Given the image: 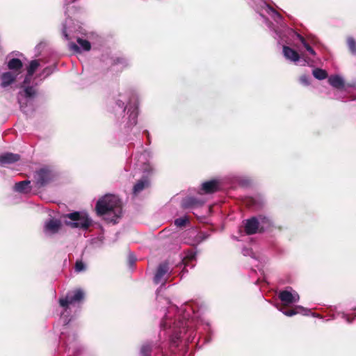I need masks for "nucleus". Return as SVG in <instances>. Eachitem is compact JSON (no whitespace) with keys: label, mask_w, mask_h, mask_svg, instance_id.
I'll use <instances>...</instances> for the list:
<instances>
[{"label":"nucleus","mask_w":356,"mask_h":356,"mask_svg":"<svg viewBox=\"0 0 356 356\" xmlns=\"http://www.w3.org/2000/svg\"><path fill=\"white\" fill-rule=\"evenodd\" d=\"M248 3L264 19V22L273 32V38L279 44H290L293 38H298L308 53L316 56L312 45L317 43L314 37L304 38L283 22L282 16L270 6L266 0H247Z\"/></svg>","instance_id":"f257e3e1"},{"label":"nucleus","mask_w":356,"mask_h":356,"mask_svg":"<svg viewBox=\"0 0 356 356\" xmlns=\"http://www.w3.org/2000/svg\"><path fill=\"white\" fill-rule=\"evenodd\" d=\"M203 305L195 302H185L179 307V335L184 329L186 332L194 326V321L197 319L204 326V330L208 334L212 333L211 323L209 319L202 316ZM181 336H179V338Z\"/></svg>","instance_id":"f03ea898"},{"label":"nucleus","mask_w":356,"mask_h":356,"mask_svg":"<svg viewBox=\"0 0 356 356\" xmlns=\"http://www.w3.org/2000/svg\"><path fill=\"white\" fill-rule=\"evenodd\" d=\"M95 210L97 216H104L108 222L115 224L122 216V203L118 196L107 194L97 202Z\"/></svg>","instance_id":"7ed1b4c3"},{"label":"nucleus","mask_w":356,"mask_h":356,"mask_svg":"<svg viewBox=\"0 0 356 356\" xmlns=\"http://www.w3.org/2000/svg\"><path fill=\"white\" fill-rule=\"evenodd\" d=\"M278 297L282 304H275V307L285 316H293L297 314L308 316L311 314L309 309L300 305H296L293 309H288V307L298 302L300 300L299 294L295 290L292 289V288L289 287L285 290L280 291Z\"/></svg>","instance_id":"20e7f679"},{"label":"nucleus","mask_w":356,"mask_h":356,"mask_svg":"<svg viewBox=\"0 0 356 356\" xmlns=\"http://www.w3.org/2000/svg\"><path fill=\"white\" fill-rule=\"evenodd\" d=\"M65 219H70V221L65 220L66 225L71 228H79L83 230L88 229L92 225V220L86 213H82L79 211H74L65 214Z\"/></svg>","instance_id":"39448f33"},{"label":"nucleus","mask_w":356,"mask_h":356,"mask_svg":"<svg viewBox=\"0 0 356 356\" xmlns=\"http://www.w3.org/2000/svg\"><path fill=\"white\" fill-rule=\"evenodd\" d=\"M197 233L196 229L191 225L188 216L179 217V239L189 243L195 237Z\"/></svg>","instance_id":"423d86ee"},{"label":"nucleus","mask_w":356,"mask_h":356,"mask_svg":"<svg viewBox=\"0 0 356 356\" xmlns=\"http://www.w3.org/2000/svg\"><path fill=\"white\" fill-rule=\"evenodd\" d=\"M282 54L284 57L298 65H312V60L308 58H302L300 55L289 45L284 44L282 47Z\"/></svg>","instance_id":"0eeeda50"},{"label":"nucleus","mask_w":356,"mask_h":356,"mask_svg":"<svg viewBox=\"0 0 356 356\" xmlns=\"http://www.w3.org/2000/svg\"><path fill=\"white\" fill-rule=\"evenodd\" d=\"M33 178L35 186L41 188L51 181L52 179V173L51 171L47 168H40L35 172Z\"/></svg>","instance_id":"6e6552de"},{"label":"nucleus","mask_w":356,"mask_h":356,"mask_svg":"<svg viewBox=\"0 0 356 356\" xmlns=\"http://www.w3.org/2000/svg\"><path fill=\"white\" fill-rule=\"evenodd\" d=\"M169 271L168 264L165 261L160 264L156 270L153 281L155 284L163 283L167 279V274Z\"/></svg>","instance_id":"1a4fd4ad"},{"label":"nucleus","mask_w":356,"mask_h":356,"mask_svg":"<svg viewBox=\"0 0 356 356\" xmlns=\"http://www.w3.org/2000/svg\"><path fill=\"white\" fill-rule=\"evenodd\" d=\"M196 258V253L193 251L186 252L179 261V270L184 274L188 272L187 268H193L195 264L193 263Z\"/></svg>","instance_id":"9d476101"},{"label":"nucleus","mask_w":356,"mask_h":356,"mask_svg":"<svg viewBox=\"0 0 356 356\" xmlns=\"http://www.w3.org/2000/svg\"><path fill=\"white\" fill-rule=\"evenodd\" d=\"M84 298V293L82 290L77 289L74 291L72 296H67L65 298L60 299V305L63 307H67L69 305L80 302Z\"/></svg>","instance_id":"9b49d317"},{"label":"nucleus","mask_w":356,"mask_h":356,"mask_svg":"<svg viewBox=\"0 0 356 356\" xmlns=\"http://www.w3.org/2000/svg\"><path fill=\"white\" fill-rule=\"evenodd\" d=\"M222 181L220 179H213L205 182L201 185V191L204 193L209 194L218 191L221 186Z\"/></svg>","instance_id":"f8f14e48"},{"label":"nucleus","mask_w":356,"mask_h":356,"mask_svg":"<svg viewBox=\"0 0 356 356\" xmlns=\"http://www.w3.org/2000/svg\"><path fill=\"white\" fill-rule=\"evenodd\" d=\"M204 204V201L201 198L188 196L181 201V207L186 209H194L201 207Z\"/></svg>","instance_id":"ddd939ff"},{"label":"nucleus","mask_w":356,"mask_h":356,"mask_svg":"<svg viewBox=\"0 0 356 356\" xmlns=\"http://www.w3.org/2000/svg\"><path fill=\"white\" fill-rule=\"evenodd\" d=\"M20 159V155L11 152H7L0 155V165H6L8 164H12Z\"/></svg>","instance_id":"4468645a"},{"label":"nucleus","mask_w":356,"mask_h":356,"mask_svg":"<svg viewBox=\"0 0 356 356\" xmlns=\"http://www.w3.org/2000/svg\"><path fill=\"white\" fill-rule=\"evenodd\" d=\"M61 227L60 221L56 219H50L45 223L44 232L54 234L60 230Z\"/></svg>","instance_id":"2eb2a0df"},{"label":"nucleus","mask_w":356,"mask_h":356,"mask_svg":"<svg viewBox=\"0 0 356 356\" xmlns=\"http://www.w3.org/2000/svg\"><path fill=\"white\" fill-rule=\"evenodd\" d=\"M245 230L249 235L254 234L259 230V222L256 217L247 220L245 225Z\"/></svg>","instance_id":"dca6fc26"},{"label":"nucleus","mask_w":356,"mask_h":356,"mask_svg":"<svg viewBox=\"0 0 356 356\" xmlns=\"http://www.w3.org/2000/svg\"><path fill=\"white\" fill-rule=\"evenodd\" d=\"M77 42L79 44V46H78L75 43H70V49L74 50L76 52L81 51L80 47H81L82 49H83L85 51H89L91 49L90 42L87 40L82 39V38H78Z\"/></svg>","instance_id":"f3484780"},{"label":"nucleus","mask_w":356,"mask_h":356,"mask_svg":"<svg viewBox=\"0 0 356 356\" xmlns=\"http://www.w3.org/2000/svg\"><path fill=\"white\" fill-rule=\"evenodd\" d=\"M149 186V181L147 177L139 179L133 187V194L136 195L145 188Z\"/></svg>","instance_id":"a211bd4d"},{"label":"nucleus","mask_w":356,"mask_h":356,"mask_svg":"<svg viewBox=\"0 0 356 356\" xmlns=\"http://www.w3.org/2000/svg\"><path fill=\"white\" fill-rule=\"evenodd\" d=\"M17 76V74L11 72L3 73L1 76V86L5 88L12 84L13 82L15 81Z\"/></svg>","instance_id":"6ab92c4d"},{"label":"nucleus","mask_w":356,"mask_h":356,"mask_svg":"<svg viewBox=\"0 0 356 356\" xmlns=\"http://www.w3.org/2000/svg\"><path fill=\"white\" fill-rule=\"evenodd\" d=\"M329 83L335 88L342 89L344 87V80L339 75H332L328 78Z\"/></svg>","instance_id":"aec40b11"},{"label":"nucleus","mask_w":356,"mask_h":356,"mask_svg":"<svg viewBox=\"0 0 356 356\" xmlns=\"http://www.w3.org/2000/svg\"><path fill=\"white\" fill-rule=\"evenodd\" d=\"M256 218H257V220L259 222L260 231H264L273 225L272 220L268 216L260 215Z\"/></svg>","instance_id":"412c9836"},{"label":"nucleus","mask_w":356,"mask_h":356,"mask_svg":"<svg viewBox=\"0 0 356 356\" xmlns=\"http://www.w3.org/2000/svg\"><path fill=\"white\" fill-rule=\"evenodd\" d=\"M23 63L19 58H12L8 63V67L10 70L17 72V75L20 72Z\"/></svg>","instance_id":"4be33fe9"},{"label":"nucleus","mask_w":356,"mask_h":356,"mask_svg":"<svg viewBox=\"0 0 356 356\" xmlns=\"http://www.w3.org/2000/svg\"><path fill=\"white\" fill-rule=\"evenodd\" d=\"M30 184L31 181L29 180L17 182L15 185V190L19 193H28L31 190Z\"/></svg>","instance_id":"5701e85b"},{"label":"nucleus","mask_w":356,"mask_h":356,"mask_svg":"<svg viewBox=\"0 0 356 356\" xmlns=\"http://www.w3.org/2000/svg\"><path fill=\"white\" fill-rule=\"evenodd\" d=\"M111 65L113 66L121 65L123 67H127L129 65L128 60L122 56H115L111 57Z\"/></svg>","instance_id":"b1692460"},{"label":"nucleus","mask_w":356,"mask_h":356,"mask_svg":"<svg viewBox=\"0 0 356 356\" xmlns=\"http://www.w3.org/2000/svg\"><path fill=\"white\" fill-rule=\"evenodd\" d=\"M313 76L318 80H323L327 77V73L325 70L315 68L312 71Z\"/></svg>","instance_id":"393cba45"},{"label":"nucleus","mask_w":356,"mask_h":356,"mask_svg":"<svg viewBox=\"0 0 356 356\" xmlns=\"http://www.w3.org/2000/svg\"><path fill=\"white\" fill-rule=\"evenodd\" d=\"M152 344L150 343H144L140 348L141 356H151Z\"/></svg>","instance_id":"a878e982"},{"label":"nucleus","mask_w":356,"mask_h":356,"mask_svg":"<svg viewBox=\"0 0 356 356\" xmlns=\"http://www.w3.org/2000/svg\"><path fill=\"white\" fill-rule=\"evenodd\" d=\"M26 98H34L37 95V90L33 86H26L24 89Z\"/></svg>","instance_id":"bb28decb"},{"label":"nucleus","mask_w":356,"mask_h":356,"mask_svg":"<svg viewBox=\"0 0 356 356\" xmlns=\"http://www.w3.org/2000/svg\"><path fill=\"white\" fill-rule=\"evenodd\" d=\"M39 65V62L37 60H33L31 61L29 66L27 68L28 76H31L38 67Z\"/></svg>","instance_id":"cd10ccee"},{"label":"nucleus","mask_w":356,"mask_h":356,"mask_svg":"<svg viewBox=\"0 0 356 356\" xmlns=\"http://www.w3.org/2000/svg\"><path fill=\"white\" fill-rule=\"evenodd\" d=\"M347 45L348 47L349 50L352 54H356V42L352 37H348L347 38Z\"/></svg>","instance_id":"c85d7f7f"},{"label":"nucleus","mask_w":356,"mask_h":356,"mask_svg":"<svg viewBox=\"0 0 356 356\" xmlns=\"http://www.w3.org/2000/svg\"><path fill=\"white\" fill-rule=\"evenodd\" d=\"M74 268L76 272L79 273L86 269V266L81 260H77Z\"/></svg>","instance_id":"c756f323"},{"label":"nucleus","mask_w":356,"mask_h":356,"mask_svg":"<svg viewBox=\"0 0 356 356\" xmlns=\"http://www.w3.org/2000/svg\"><path fill=\"white\" fill-rule=\"evenodd\" d=\"M300 82L303 86H307L310 85V79L308 75L302 74L300 77Z\"/></svg>","instance_id":"7c9ffc66"},{"label":"nucleus","mask_w":356,"mask_h":356,"mask_svg":"<svg viewBox=\"0 0 356 356\" xmlns=\"http://www.w3.org/2000/svg\"><path fill=\"white\" fill-rule=\"evenodd\" d=\"M341 318L343 319H344L349 324H351L354 321V320L356 318V317H355V315H353V316H350L348 314H345V313H342Z\"/></svg>","instance_id":"2f4dec72"},{"label":"nucleus","mask_w":356,"mask_h":356,"mask_svg":"<svg viewBox=\"0 0 356 356\" xmlns=\"http://www.w3.org/2000/svg\"><path fill=\"white\" fill-rule=\"evenodd\" d=\"M177 339H178V334L176 332H175L170 338V343L172 346L177 347L178 346V343L177 342Z\"/></svg>","instance_id":"473e14b6"},{"label":"nucleus","mask_w":356,"mask_h":356,"mask_svg":"<svg viewBox=\"0 0 356 356\" xmlns=\"http://www.w3.org/2000/svg\"><path fill=\"white\" fill-rule=\"evenodd\" d=\"M129 117H130V118H131L133 119V120H134V122H133V123H134V124H136V118H137V113H134V112H133V113H131L130 114Z\"/></svg>","instance_id":"72a5a7b5"},{"label":"nucleus","mask_w":356,"mask_h":356,"mask_svg":"<svg viewBox=\"0 0 356 356\" xmlns=\"http://www.w3.org/2000/svg\"><path fill=\"white\" fill-rule=\"evenodd\" d=\"M168 323L166 321H164L162 323L161 325L163 327L164 329L166 328Z\"/></svg>","instance_id":"f704fd0d"},{"label":"nucleus","mask_w":356,"mask_h":356,"mask_svg":"<svg viewBox=\"0 0 356 356\" xmlns=\"http://www.w3.org/2000/svg\"><path fill=\"white\" fill-rule=\"evenodd\" d=\"M174 223H175V225L177 227H178V223H179L178 218L175 219V220H174Z\"/></svg>","instance_id":"c9c22d12"},{"label":"nucleus","mask_w":356,"mask_h":356,"mask_svg":"<svg viewBox=\"0 0 356 356\" xmlns=\"http://www.w3.org/2000/svg\"><path fill=\"white\" fill-rule=\"evenodd\" d=\"M28 82H29V81H28V78H27V77H26L23 83H28Z\"/></svg>","instance_id":"e433bc0d"},{"label":"nucleus","mask_w":356,"mask_h":356,"mask_svg":"<svg viewBox=\"0 0 356 356\" xmlns=\"http://www.w3.org/2000/svg\"><path fill=\"white\" fill-rule=\"evenodd\" d=\"M76 0H67V2L70 3H73Z\"/></svg>","instance_id":"4c0bfd02"},{"label":"nucleus","mask_w":356,"mask_h":356,"mask_svg":"<svg viewBox=\"0 0 356 356\" xmlns=\"http://www.w3.org/2000/svg\"><path fill=\"white\" fill-rule=\"evenodd\" d=\"M312 315H313L314 316L320 317V315H319V314H312Z\"/></svg>","instance_id":"58836bf2"},{"label":"nucleus","mask_w":356,"mask_h":356,"mask_svg":"<svg viewBox=\"0 0 356 356\" xmlns=\"http://www.w3.org/2000/svg\"><path fill=\"white\" fill-rule=\"evenodd\" d=\"M354 315H355V317H356V313Z\"/></svg>","instance_id":"ea45409f"}]
</instances>
